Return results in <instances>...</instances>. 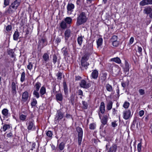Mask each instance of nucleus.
Segmentation results:
<instances>
[{"label":"nucleus","instance_id":"nucleus-1","mask_svg":"<svg viewBox=\"0 0 152 152\" xmlns=\"http://www.w3.org/2000/svg\"><path fill=\"white\" fill-rule=\"evenodd\" d=\"M88 20V17L86 13L83 12H81L77 14L76 24L79 26L85 23Z\"/></svg>","mask_w":152,"mask_h":152},{"label":"nucleus","instance_id":"nucleus-2","mask_svg":"<svg viewBox=\"0 0 152 152\" xmlns=\"http://www.w3.org/2000/svg\"><path fill=\"white\" fill-rule=\"evenodd\" d=\"M90 55L89 53H87L85 54L82 57L81 61V64L80 65V68L82 70H83L87 69L89 64L87 62V61L89 58Z\"/></svg>","mask_w":152,"mask_h":152},{"label":"nucleus","instance_id":"nucleus-3","mask_svg":"<svg viewBox=\"0 0 152 152\" xmlns=\"http://www.w3.org/2000/svg\"><path fill=\"white\" fill-rule=\"evenodd\" d=\"M64 117V113L61 109L57 110L55 118V123H58L59 121L61 120Z\"/></svg>","mask_w":152,"mask_h":152},{"label":"nucleus","instance_id":"nucleus-4","mask_svg":"<svg viewBox=\"0 0 152 152\" xmlns=\"http://www.w3.org/2000/svg\"><path fill=\"white\" fill-rule=\"evenodd\" d=\"M76 130L78 133V145H80L83 135V129L81 127L78 126L76 128Z\"/></svg>","mask_w":152,"mask_h":152},{"label":"nucleus","instance_id":"nucleus-5","mask_svg":"<svg viewBox=\"0 0 152 152\" xmlns=\"http://www.w3.org/2000/svg\"><path fill=\"white\" fill-rule=\"evenodd\" d=\"M105 112V106L103 102H102L100 103L99 109L98 110V113L100 119H101L102 115Z\"/></svg>","mask_w":152,"mask_h":152},{"label":"nucleus","instance_id":"nucleus-6","mask_svg":"<svg viewBox=\"0 0 152 152\" xmlns=\"http://www.w3.org/2000/svg\"><path fill=\"white\" fill-rule=\"evenodd\" d=\"M74 5L71 3H68L67 6V13L68 15L72 14L75 8Z\"/></svg>","mask_w":152,"mask_h":152},{"label":"nucleus","instance_id":"nucleus-7","mask_svg":"<svg viewBox=\"0 0 152 152\" xmlns=\"http://www.w3.org/2000/svg\"><path fill=\"white\" fill-rule=\"evenodd\" d=\"M26 125L27 126V129L29 131H34L36 129L34 123L33 121H29L26 123Z\"/></svg>","mask_w":152,"mask_h":152},{"label":"nucleus","instance_id":"nucleus-8","mask_svg":"<svg viewBox=\"0 0 152 152\" xmlns=\"http://www.w3.org/2000/svg\"><path fill=\"white\" fill-rule=\"evenodd\" d=\"M80 87L85 89H87L89 88L91 86L90 83H87L84 80H81L80 83Z\"/></svg>","mask_w":152,"mask_h":152},{"label":"nucleus","instance_id":"nucleus-9","mask_svg":"<svg viewBox=\"0 0 152 152\" xmlns=\"http://www.w3.org/2000/svg\"><path fill=\"white\" fill-rule=\"evenodd\" d=\"M131 111L129 110H126L123 112V118L125 120H127L131 117Z\"/></svg>","mask_w":152,"mask_h":152},{"label":"nucleus","instance_id":"nucleus-10","mask_svg":"<svg viewBox=\"0 0 152 152\" xmlns=\"http://www.w3.org/2000/svg\"><path fill=\"white\" fill-rule=\"evenodd\" d=\"M21 1V0H15L11 4V7H13V9L16 10L20 5Z\"/></svg>","mask_w":152,"mask_h":152},{"label":"nucleus","instance_id":"nucleus-11","mask_svg":"<svg viewBox=\"0 0 152 152\" xmlns=\"http://www.w3.org/2000/svg\"><path fill=\"white\" fill-rule=\"evenodd\" d=\"M152 4V0H143L140 3V5L141 6Z\"/></svg>","mask_w":152,"mask_h":152},{"label":"nucleus","instance_id":"nucleus-12","mask_svg":"<svg viewBox=\"0 0 152 152\" xmlns=\"http://www.w3.org/2000/svg\"><path fill=\"white\" fill-rule=\"evenodd\" d=\"M11 88V93L13 95H15L17 93L16 90V84L14 82L12 83Z\"/></svg>","mask_w":152,"mask_h":152},{"label":"nucleus","instance_id":"nucleus-13","mask_svg":"<svg viewBox=\"0 0 152 152\" xmlns=\"http://www.w3.org/2000/svg\"><path fill=\"white\" fill-rule=\"evenodd\" d=\"M28 98V93L27 91L24 92L22 94V101L23 102H26Z\"/></svg>","mask_w":152,"mask_h":152},{"label":"nucleus","instance_id":"nucleus-14","mask_svg":"<svg viewBox=\"0 0 152 152\" xmlns=\"http://www.w3.org/2000/svg\"><path fill=\"white\" fill-rule=\"evenodd\" d=\"M152 11V9L150 6L145 7L143 10V13L146 14L150 13Z\"/></svg>","mask_w":152,"mask_h":152},{"label":"nucleus","instance_id":"nucleus-15","mask_svg":"<svg viewBox=\"0 0 152 152\" xmlns=\"http://www.w3.org/2000/svg\"><path fill=\"white\" fill-rule=\"evenodd\" d=\"M117 146L116 144H113L110 148L109 151L107 152H116Z\"/></svg>","mask_w":152,"mask_h":152},{"label":"nucleus","instance_id":"nucleus-16","mask_svg":"<svg viewBox=\"0 0 152 152\" xmlns=\"http://www.w3.org/2000/svg\"><path fill=\"white\" fill-rule=\"evenodd\" d=\"M65 143L63 142H61L58 145L56 148H58L60 151L63 150L64 148Z\"/></svg>","mask_w":152,"mask_h":152},{"label":"nucleus","instance_id":"nucleus-17","mask_svg":"<svg viewBox=\"0 0 152 152\" xmlns=\"http://www.w3.org/2000/svg\"><path fill=\"white\" fill-rule=\"evenodd\" d=\"M98 72L96 70H94L92 72L91 76L92 78L94 79H96L98 76Z\"/></svg>","mask_w":152,"mask_h":152},{"label":"nucleus","instance_id":"nucleus-18","mask_svg":"<svg viewBox=\"0 0 152 152\" xmlns=\"http://www.w3.org/2000/svg\"><path fill=\"white\" fill-rule=\"evenodd\" d=\"M63 86L64 94L65 95H67L68 94V90L67 86L65 81L63 82Z\"/></svg>","mask_w":152,"mask_h":152},{"label":"nucleus","instance_id":"nucleus-19","mask_svg":"<svg viewBox=\"0 0 152 152\" xmlns=\"http://www.w3.org/2000/svg\"><path fill=\"white\" fill-rule=\"evenodd\" d=\"M56 99L57 101H62L63 99L62 94L61 93H58L56 95Z\"/></svg>","mask_w":152,"mask_h":152},{"label":"nucleus","instance_id":"nucleus-20","mask_svg":"<svg viewBox=\"0 0 152 152\" xmlns=\"http://www.w3.org/2000/svg\"><path fill=\"white\" fill-rule=\"evenodd\" d=\"M107 73L106 72H102L101 76V79L102 82L105 81L107 79Z\"/></svg>","mask_w":152,"mask_h":152},{"label":"nucleus","instance_id":"nucleus-21","mask_svg":"<svg viewBox=\"0 0 152 152\" xmlns=\"http://www.w3.org/2000/svg\"><path fill=\"white\" fill-rule=\"evenodd\" d=\"M42 58L43 61L45 62L48 61L49 60V54L47 53H44L42 56Z\"/></svg>","mask_w":152,"mask_h":152},{"label":"nucleus","instance_id":"nucleus-22","mask_svg":"<svg viewBox=\"0 0 152 152\" xmlns=\"http://www.w3.org/2000/svg\"><path fill=\"white\" fill-rule=\"evenodd\" d=\"M71 31L70 29H67L64 32V35L66 39H67L71 36Z\"/></svg>","mask_w":152,"mask_h":152},{"label":"nucleus","instance_id":"nucleus-23","mask_svg":"<svg viewBox=\"0 0 152 152\" xmlns=\"http://www.w3.org/2000/svg\"><path fill=\"white\" fill-rule=\"evenodd\" d=\"M19 36V32L18 31V30H16L15 32L14 33L13 35V39L15 41L18 40Z\"/></svg>","mask_w":152,"mask_h":152},{"label":"nucleus","instance_id":"nucleus-24","mask_svg":"<svg viewBox=\"0 0 152 152\" xmlns=\"http://www.w3.org/2000/svg\"><path fill=\"white\" fill-rule=\"evenodd\" d=\"M64 20L68 25H69L72 23V20L70 17H66L64 18Z\"/></svg>","mask_w":152,"mask_h":152},{"label":"nucleus","instance_id":"nucleus-25","mask_svg":"<svg viewBox=\"0 0 152 152\" xmlns=\"http://www.w3.org/2000/svg\"><path fill=\"white\" fill-rule=\"evenodd\" d=\"M107 117L106 115L104 116L101 119V121L103 124L104 125L106 124L107 121Z\"/></svg>","mask_w":152,"mask_h":152},{"label":"nucleus","instance_id":"nucleus-26","mask_svg":"<svg viewBox=\"0 0 152 152\" xmlns=\"http://www.w3.org/2000/svg\"><path fill=\"white\" fill-rule=\"evenodd\" d=\"M67 25H68L64 20L61 22L60 25L61 28L63 29H65L67 28Z\"/></svg>","mask_w":152,"mask_h":152},{"label":"nucleus","instance_id":"nucleus-27","mask_svg":"<svg viewBox=\"0 0 152 152\" xmlns=\"http://www.w3.org/2000/svg\"><path fill=\"white\" fill-rule=\"evenodd\" d=\"M46 92V88L45 87L42 86L40 88L39 91V93L41 96L44 95Z\"/></svg>","mask_w":152,"mask_h":152},{"label":"nucleus","instance_id":"nucleus-28","mask_svg":"<svg viewBox=\"0 0 152 152\" xmlns=\"http://www.w3.org/2000/svg\"><path fill=\"white\" fill-rule=\"evenodd\" d=\"M129 81L128 80H127L126 81H123L121 82V85L124 88H126L129 85Z\"/></svg>","mask_w":152,"mask_h":152},{"label":"nucleus","instance_id":"nucleus-29","mask_svg":"<svg viewBox=\"0 0 152 152\" xmlns=\"http://www.w3.org/2000/svg\"><path fill=\"white\" fill-rule=\"evenodd\" d=\"M2 113L3 115L7 117L9 116L8 110L7 109H4L2 111Z\"/></svg>","mask_w":152,"mask_h":152},{"label":"nucleus","instance_id":"nucleus-30","mask_svg":"<svg viewBox=\"0 0 152 152\" xmlns=\"http://www.w3.org/2000/svg\"><path fill=\"white\" fill-rule=\"evenodd\" d=\"M75 94H72L70 97V101L72 105H74L75 102Z\"/></svg>","mask_w":152,"mask_h":152},{"label":"nucleus","instance_id":"nucleus-31","mask_svg":"<svg viewBox=\"0 0 152 152\" xmlns=\"http://www.w3.org/2000/svg\"><path fill=\"white\" fill-rule=\"evenodd\" d=\"M111 61L119 64H120L121 62V61L120 59L118 57L111 58Z\"/></svg>","mask_w":152,"mask_h":152},{"label":"nucleus","instance_id":"nucleus-32","mask_svg":"<svg viewBox=\"0 0 152 152\" xmlns=\"http://www.w3.org/2000/svg\"><path fill=\"white\" fill-rule=\"evenodd\" d=\"M106 89L107 91L109 92H113V88L111 85L109 84H107L106 86Z\"/></svg>","mask_w":152,"mask_h":152},{"label":"nucleus","instance_id":"nucleus-33","mask_svg":"<svg viewBox=\"0 0 152 152\" xmlns=\"http://www.w3.org/2000/svg\"><path fill=\"white\" fill-rule=\"evenodd\" d=\"M113 103L111 101H109L107 103V108L108 110H110L112 107Z\"/></svg>","mask_w":152,"mask_h":152},{"label":"nucleus","instance_id":"nucleus-34","mask_svg":"<svg viewBox=\"0 0 152 152\" xmlns=\"http://www.w3.org/2000/svg\"><path fill=\"white\" fill-rule=\"evenodd\" d=\"M83 37L84 36H80L78 37L77 38V42L80 46H81L83 42Z\"/></svg>","mask_w":152,"mask_h":152},{"label":"nucleus","instance_id":"nucleus-35","mask_svg":"<svg viewBox=\"0 0 152 152\" xmlns=\"http://www.w3.org/2000/svg\"><path fill=\"white\" fill-rule=\"evenodd\" d=\"M63 53L65 56H68V50L66 48H62Z\"/></svg>","mask_w":152,"mask_h":152},{"label":"nucleus","instance_id":"nucleus-36","mask_svg":"<svg viewBox=\"0 0 152 152\" xmlns=\"http://www.w3.org/2000/svg\"><path fill=\"white\" fill-rule=\"evenodd\" d=\"M102 41L103 39L101 38H99L96 41V43L98 48L101 46L102 45Z\"/></svg>","mask_w":152,"mask_h":152},{"label":"nucleus","instance_id":"nucleus-37","mask_svg":"<svg viewBox=\"0 0 152 152\" xmlns=\"http://www.w3.org/2000/svg\"><path fill=\"white\" fill-rule=\"evenodd\" d=\"M12 8L13 9V7H11V4L8 9L5 12L9 14H11L13 13L14 11Z\"/></svg>","mask_w":152,"mask_h":152},{"label":"nucleus","instance_id":"nucleus-38","mask_svg":"<svg viewBox=\"0 0 152 152\" xmlns=\"http://www.w3.org/2000/svg\"><path fill=\"white\" fill-rule=\"evenodd\" d=\"M47 136L51 139L52 137V136L53 135V132L51 131H48L46 133Z\"/></svg>","mask_w":152,"mask_h":152},{"label":"nucleus","instance_id":"nucleus-39","mask_svg":"<svg viewBox=\"0 0 152 152\" xmlns=\"http://www.w3.org/2000/svg\"><path fill=\"white\" fill-rule=\"evenodd\" d=\"M26 115L22 114L19 115V118L20 120L22 121H24L26 120Z\"/></svg>","mask_w":152,"mask_h":152},{"label":"nucleus","instance_id":"nucleus-40","mask_svg":"<svg viewBox=\"0 0 152 152\" xmlns=\"http://www.w3.org/2000/svg\"><path fill=\"white\" fill-rule=\"evenodd\" d=\"M41 86V84L39 82H37L35 86V87L36 88V90H35L37 91H39Z\"/></svg>","mask_w":152,"mask_h":152},{"label":"nucleus","instance_id":"nucleus-41","mask_svg":"<svg viewBox=\"0 0 152 152\" xmlns=\"http://www.w3.org/2000/svg\"><path fill=\"white\" fill-rule=\"evenodd\" d=\"M8 54L12 58L15 57V55L13 50H10L8 51Z\"/></svg>","mask_w":152,"mask_h":152},{"label":"nucleus","instance_id":"nucleus-42","mask_svg":"<svg viewBox=\"0 0 152 152\" xmlns=\"http://www.w3.org/2000/svg\"><path fill=\"white\" fill-rule=\"evenodd\" d=\"M37 104V101L35 98L33 99L31 103V105L32 107L35 106Z\"/></svg>","mask_w":152,"mask_h":152},{"label":"nucleus","instance_id":"nucleus-43","mask_svg":"<svg viewBox=\"0 0 152 152\" xmlns=\"http://www.w3.org/2000/svg\"><path fill=\"white\" fill-rule=\"evenodd\" d=\"M82 103L83 105L82 106L83 109H87L88 107V105L87 102L85 101H82Z\"/></svg>","mask_w":152,"mask_h":152},{"label":"nucleus","instance_id":"nucleus-44","mask_svg":"<svg viewBox=\"0 0 152 152\" xmlns=\"http://www.w3.org/2000/svg\"><path fill=\"white\" fill-rule=\"evenodd\" d=\"M10 128V126L9 125L4 124L2 128L3 131L5 132L6 130L9 129Z\"/></svg>","mask_w":152,"mask_h":152},{"label":"nucleus","instance_id":"nucleus-45","mask_svg":"<svg viewBox=\"0 0 152 152\" xmlns=\"http://www.w3.org/2000/svg\"><path fill=\"white\" fill-rule=\"evenodd\" d=\"M25 79V73L24 72H23L21 75L20 81L21 82H23Z\"/></svg>","mask_w":152,"mask_h":152},{"label":"nucleus","instance_id":"nucleus-46","mask_svg":"<svg viewBox=\"0 0 152 152\" xmlns=\"http://www.w3.org/2000/svg\"><path fill=\"white\" fill-rule=\"evenodd\" d=\"M56 87L59 88V86H56V85H55V86H54L53 88V91L52 93V94H55L58 92V91L56 90Z\"/></svg>","mask_w":152,"mask_h":152},{"label":"nucleus","instance_id":"nucleus-47","mask_svg":"<svg viewBox=\"0 0 152 152\" xmlns=\"http://www.w3.org/2000/svg\"><path fill=\"white\" fill-rule=\"evenodd\" d=\"M96 127V124L94 123L91 124L89 125V128L90 129H94Z\"/></svg>","mask_w":152,"mask_h":152},{"label":"nucleus","instance_id":"nucleus-48","mask_svg":"<svg viewBox=\"0 0 152 152\" xmlns=\"http://www.w3.org/2000/svg\"><path fill=\"white\" fill-rule=\"evenodd\" d=\"M38 91L34 90L33 92V95L37 98H38L39 97V93Z\"/></svg>","mask_w":152,"mask_h":152},{"label":"nucleus","instance_id":"nucleus-49","mask_svg":"<svg viewBox=\"0 0 152 152\" xmlns=\"http://www.w3.org/2000/svg\"><path fill=\"white\" fill-rule=\"evenodd\" d=\"M112 42L113 46L115 47H118L119 44V42L118 41H113Z\"/></svg>","mask_w":152,"mask_h":152},{"label":"nucleus","instance_id":"nucleus-50","mask_svg":"<svg viewBox=\"0 0 152 152\" xmlns=\"http://www.w3.org/2000/svg\"><path fill=\"white\" fill-rule=\"evenodd\" d=\"M52 60L53 64H55L57 61V57L55 54L53 55Z\"/></svg>","mask_w":152,"mask_h":152},{"label":"nucleus","instance_id":"nucleus-51","mask_svg":"<svg viewBox=\"0 0 152 152\" xmlns=\"http://www.w3.org/2000/svg\"><path fill=\"white\" fill-rule=\"evenodd\" d=\"M129 104H130L129 102H128L127 101H126L124 103L123 105V107L124 108H125L126 109H127V108H128V107H129Z\"/></svg>","mask_w":152,"mask_h":152},{"label":"nucleus","instance_id":"nucleus-52","mask_svg":"<svg viewBox=\"0 0 152 152\" xmlns=\"http://www.w3.org/2000/svg\"><path fill=\"white\" fill-rule=\"evenodd\" d=\"M62 73L60 72L56 74V76L57 77V79L58 80H61L62 78Z\"/></svg>","mask_w":152,"mask_h":152},{"label":"nucleus","instance_id":"nucleus-53","mask_svg":"<svg viewBox=\"0 0 152 152\" xmlns=\"http://www.w3.org/2000/svg\"><path fill=\"white\" fill-rule=\"evenodd\" d=\"M10 0H4V7H6V6L8 5L10 3Z\"/></svg>","mask_w":152,"mask_h":152},{"label":"nucleus","instance_id":"nucleus-54","mask_svg":"<svg viewBox=\"0 0 152 152\" xmlns=\"http://www.w3.org/2000/svg\"><path fill=\"white\" fill-rule=\"evenodd\" d=\"M142 149V145L141 143H139L137 145V150L138 152H141Z\"/></svg>","mask_w":152,"mask_h":152},{"label":"nucleus","instance_id":"nucleus-55","mask_svg":"<svg viewBox=\"0 0 152 152\" xmlns=\"http://www.w3.org/2000/svg\"><path fill=\"white\" fill-rule=\"evenodd\" d=\"M12 29V27L11 25H8L6 28V29L7 31H9L11 30Z\"/></svg>","mask_w":152,"mask_h":152},{"label":"nucleus","instance_id":"nucleus-56","mask_svg":"<svg viewBox=\"0 0 152 152\" xmlns=\"http://www.w3.org/2000/svg\"><path fill=\"white\" fill-rule=\"evenodd\" d=\"M33 67V64L31 62H29L28 65L27 66V68L28 69L31 70Z\"/></svg>","mask_w":152,"mask_h":152},{"label":"nucleus","instance_id":"nucleus-57","mask_svg":"<svg viewBox=\"0 0 152 152\" xmlns=\"http://www.w3.org/2000/svg\"><path fill=\"white\" fill-rule=\"evenodd\" d=\"M117 37L116 35H113L112 36V38L111 39V42L117 41Z\"/></svg>","mask_w":152,"mask_h":152},{"label":"nucleus","instance_id":"nucleus-58","mask_svg":"<svg viewBox=\"0 0 152 152\" xmlns=\"http://www.w3.org/2000/svg\"><path fill=\"white\" fill-rule=\"evenodd\" d=\"M55 41L57 44H58L61 41V38L59 37H57L55 39Z\"/></svg>","mask_w":152,"mask_h":152},{"label":"nucleus","instance_id":"nucleus-59","mask_svg":"<svg viewBox=\"0 0 152 152\" xmlns=\"http://www.w3.org/2000/svg\"><path fill=\"white\" fill-rule=\"evenodd\" d=\"M139 92L140 95H144L145 93L144 90L142 89H139Z\"/></svg>","mask_w":152,"mask_h":152},{"label":"nucleus","instance_id":"nucleus-60","mask_svg":"<svg viewBox=\"0 0 152 152\" xmlns=\"http://www.w3.org/2000/svg\"><path fill=\"white\" fill-rule=\"evenodd\" d=\"M134 41V38L133 37H132L129 40V44H132L133 43V42Z\"/></svg>","mask_w":152,"mask_h":152},{"label":"nucleus","instance_id":"nucleus-61","mask_svg":"<svg viewBox=\"0 0 152 152\" xmlns=\"http://www.w3.org/2000/svg\"><path fill=\"white\" fill-rule=\"evenodd\" d=\"M124 68H129V65L128 63L126 61H125V66Z\"/></svg>","mask_w":152,"mask_h":152},{"label":"nucleus","instance_id":"nucleus-62","mask_svg":"<svg viewBox=\"0 0 152 152\" xmlns=\"http://www.w3.org/2000/svg\"><path fill=\"white\" fill-rule=\"evenodd\" d=\"M65 117L67 118H72V115L66 113V115Z\"/></svg>","mask_w":152,"mask_h":152},{"label":"nucleus","instance_id":"nucleus-63","mask_svg":"<svg viewBox=\"0 0 152 152\" xmlns=\"http://www.w3.org/2000/svg\"><path fill=\"white\" fill-rule=\"evenodd\" d=\"M124 71L125 72V74H126V72H127V75L128 74V72L129 70V68H124Z\"/></svg>","mask_w":152,"mask_h":152},{"label":"nucleus","instance_id":"nucleus-64","mask_svg":"<svg viewBox=\"0 0 152 152\" xmlns=\"http://www.w3.org/2000/svg\"><path fill=\"white\" fill-rule=\"evenodd\" d=\"M144 112L143 110H141L139 112V114L140 116L141 117L143 116L144 114Z\"/></svg>","mask_w":152,"mask_h":152}]
</instances>
